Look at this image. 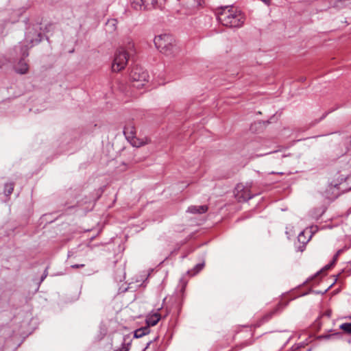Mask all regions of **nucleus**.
<instances>
[{"mask_svg":"<svg viewBox=\"0 0 351 351\" xmlns=\"http://www.w3.org/2000/svg\"><path fill=\"white\" fill-rule=\"evenodd\" d=\"M282 308V304L281 303H278L273 310H271L270 312H269L268 313L263 316V321L267 322L269 319H270L272 317V316L276 313H278L279 311H280Z\"/></svg>","mask_w":351,"mask_h":351,"instance_id":"obj_12","label":"nucleus"},{"mask_svg":"<svg viewBox=\"0 0 351 351\" xmlns=\"http://www.w3.org/2000/svg\"><path fill=\"white\" fill-rule=\"evenodd\" d=\"M150 343H151V341H149V342L147 343V346H149Z\"/></svg>","mask_w":351,"mask_h":351,"instance_id":"obj_30","label":"nucleus"},{"mask_svg":"<svg viewBox=\"0 0 351 351\" xmlns=\"http://www.w3.org/2000/svg\"><path fill=\"white\" fill-rule=\"evenodd\" d=\"M42 40V34L33 28L29 29L25 35V41L29 43L32 47L34 45L39 43Z\"/></svg>","mask_w":351,"mask_h":351,"instance_id":"obj_7","label":"nucleus"},{"mask_svg":"<svg viewBox=\"0 0 351 351\" xmlns=\"http://www.w3.org/2000/svg\"><path fill=\"white\" fill-rule=\"evenodd\" d=\"M130 77L133 82H139L138 84H133V88H141L145 86L144 82L148 81L149 75L141 66H135L132 69Z\"/></svg>","mask_w":351,"mask_h":351,"instance_id":"obj_4","label":"nucleus"},{"mask_svg":"<svg viewBox=\"0 0 351 351\" xmlns=\"http://www.w3.org/2000/svg\"><path fill=\"white\" fill-rule=\"evenodd\" d=\"M208 210V206L206 205L203 206H191L188 208L187 212L193 214H202L205 213Z\"/></svg>","mask_w":351,"mask_h":351,"instance_id":"obj_11","label":"nucleus"},{"mask_svg":"<svg viewBox=\"0 0 351 351\" xmlns=\"http://www.w3.org/2000/svg\"><path fill=\"white\" fill-rule=\"evenodd\" d=\"M133 8L136 10H149L161 7L167 0H130Z\"/></svg>","mask_w":351,"mask_h":351,"instance_id":"obj_5","label":"nucleus"},{"mask_svg":"<svg viewBox=\"0 0 351 351\" xmlns=\"http://www.w3.org/2000/svg\"><path fill=\"white\" fill-rule=\"evenodd\" d=\"M47 270H45L43 275L41 276V281L44 280V279L47 277Z\"/></svg>","mask_w":351,"mask_h":351,"instance_id":"obj_25","label":"nucleus"},{"mask_svg":"<svg viewBox=\"0 0 351 351\" xmlns=\"http://www.w3.org/2000/svg\"><path fill=\"white\" fill-rule=\"evenodd\" d=\"M261 1L267 5H269V0H261Z\"/></svg>","mask_w":351,"mask_h":351,"instance_id":"obj_26","label":"nucleus"},{"mask_svg":"<svg viewBox=\"0 0 351 351\" xmlns=\"http://www.w3.org/2000/svg\"><path fill=\"white\" fill-rule=\"evenodd\" d=\"M160 315L158 313L149 315L146 319L147 326L149 327L150 326H154L156 325L160 321Z\"/></svg>","mask_w":351,"mask_h":351,"instance_id":"obj_10","label":"nucleus"},{"mask_svg":"<svg viewBox=\"0 0 351 351\" xmlns=\"http://www.w3.org/2000/svg\"><path fill=\"white\" fill-rule=\"evenodd\" d=\"M134 48V44L132 42H129L126 46V49H124L130 54V51Z\"/></svg>","mask_w":351,"mask_h":351,"instance_id":"obj_19","label":"nucleus"},{"mask_svg":"<svg viewBox=\"0 0 351 351\" xmlns=\"http://www.w3.org/2000/svg\"><path fill=\"white\" fill-rule=\"evenodd\" d=\"M129 346L130 344L125 345V343H123L121 348H120L123 349V351H128L130 349Z\"/></svg>","mask_w":351,"mask_h":351,"instance_id":"obj_22","label":"nucleus"},{"mask_svg":"<svg viewBox=\"0 0 351 351\" xmlns=\"http://www.w3.org/2000/svg\"><path fill=\"white\" fill-rule=\"evenodd\" d=\"M240 188H241V186L238 185L237 187V190H239Z\"/></svg>","mask_w":351,"mask_h":351,"instance_id":"obj_29","label":"nucleus"},{"mask_svg":"<svg viewBox=\"0 0 351 351\" xmlns=\"http://www.w3.org/2000/svg\"><path fill=\"white\" fill-rule=\"evenodd\" d=\"M203 264H197L196 266H195V269H197V272H198L199 271H200L202 268H203Z\"/></svg>","mask_w":351,"mask_h":351,"instance_id":"obj_24","label":"nucleus"},{"mask_svg":"<svg viewBox=\"0 0 351 351\" xmlns=\"http://www.w3.org/2000/svg\"><path fill=\"white\" fill-rule=\"evenodd\" d=\"M247 191H244V194H242L241 196H239L238 198L241 200V199H242V200L243 201H247L250 199H251L252 197V195H249V194H247Z\"/></svg>","mask_w":351,"mask_h":351,"instance_id":"obj_18","label":"nucleus"},{"mask_svg":"<svg viewBox=\"0 0 351 351\" xmlns=\"http://www.w3.org/2000/svg\"><path fill=\"white\" fill-rule=\"evenodd\" d=\"M350 4H351V0H337L333 3L332 7L342 8L343 7L349 6Z\"/></svg>","mask_w":351,"mask_h":351,"instance_id":"obj_15","label":"nucleus"},{"mask_svg":"<svg viewBox=\"0 0 351 351\" xmlns=\"http://www.w3.org/2000/svg\"><path fill=\"white\" fill-rule=\"evenodd\" d=\"M21 51L22 53L23 58H25L29 56L28 47L27 45L22 46L21 47ZM14 69L17 73L25 74L27 72L29 66L27 63L25 61L24 58H22L15 66Z\"/></svg>","mask_w":351,"mask_h":351,"instance_id":"obj_6","label":"nucleus"},{"mask_svg":"<svg viewBox=\"0 0 351 351\" xmlns=\"http://www.w3.org/2000/svg\"><path fill=\"white\" fill-rule=\"evenodd\" d=\"M150 141H151L150 139L147 137H145L143 138H138L136 136L132 138V139H130L129 141L130 144L133 147H140L141 146L147 145V144L149 143Z\"/></svg>","mask_w":351,"mask_h":351,"instance_id":"obj_9","label":"nucleus"},{"mask_svg":"<svg viewBox=\"0 0 351 351\" xmlns=\"http://www.w3.org/2000/svg\"><path fill=\"white\" fill-rule=\"evenodd\" d=\"M341 250H339V251H337V253H336V254H335V256H337L338 257V256H339V254H341Z\"/></svg>","mask_w":351,"mask_h":351,"instance_id":"obj_27","label":"nucleus"},{"mask_svg":"<svg viewBox=\"0 0 351 351\" xmlns=\"http://www.w3.org/2000/svg\"><path fill=\"white\" fill-rule=\"evenodd\" d=\"M215 14L218 21L228 27H241L245 19L244 14L233 6L217 8Z\"/></svg>","mask_w":351,"mask_h":351,"instance_id":"obj_1","label":"nucleus"},{"mask_svg":"<svg viewBox=\"0 0 351 351\" xmlns=\"http://www.w3.org/2000/svg\"><path fill=\"white\" fill-rule=\"evenodd\" d=\"M150 330L148 326H145L141 328H138L134 331V337L135 338H141L143 337L144 335L149 333Z\"/></svg>","mask_w":351,"mask_h":351,"instance_id":"obj_13","label":"nucleus"},{"mask_svg":"<svg viewBox=\"0 0 351 351\" xmlns=\"http://www.w3.org/2000/svg\"><path fill=\"white\" fill-rule=\"evenodd\" d=\"M117 21L114 19L108 20L106 23V30L110 32H113L117 29Z\"/></svg>","mask_w":351,"mask_h":351,"instance_id":"obj_14","label":"nucleus"},{"mask_svg":"<svg viewBox=\"0 0 351 351\" xmlns=\"http://www.w3.org/2000/svg\"><path fill=\"white\" fill-rule=\"evenodd\" d=\"M84 267V264H75V265H71V267L72 268H81V267Z\"/></svg>","mask_w":351,"mask_h":351,"instance_id":"obj_23","label":"nucleus"},{"mask_svg":"<svg viewBox=\"0 0 351 351\" xmlns=\"http://www.w3.org/2000/svg\"><path fill=\"white\" fill-rule=\"evenodd\" d=\"M114 351H123V349H121L120 348L118 349L114 350Z\"/></svg>","mask_w":351,"mask_h":351,"instance_id":"obj_28","label":"nucleus"},{"mask_svg":"<svg viewBox=\"0 0 351 351\" xmlns=\"http://www.w3.org/2000/svg\"><path fill=\"white\" fill-rule=\"evenodd\" d=\"M14 190V184L13 183H8L5 184L4 193L8 196L10 195Z\"/></svg>","mask_w":351,"mask_h":351,"instance_id":"obj_16","label":"nucleus"},{"mask_svg":"<svg viewBox=\"0 0 351 351\" xmlns=\"http://www.w3.org/2000/svg\"><path fill=\"white\" fill-rule=\"evenodd\" d=\"M155 46L160 51L167 56L173 54L176 50L175 40L168 34L158 35L154 38Z\"/></svg>","mask_w":351,"mask_h":351,"instance_id":"obj_2","label":"nucleus"},{"mask_svg":"<svg viewBox=\"0 0 351 351\" xmlns=\"http://www.w3.org/2000/svg\"><path fill=\"white\" fill-rule=\"evenodd\" d=\"M339 328L348 334H351V323H344Z\"/></svg>","mask_w":351,"mask_h":351,"instance_id":"obj_17","label":"nucleus"},{"mask_svg":"<svg viewBox=\"0 0 351 351\" xmlns=\"http://www.w3.org/2000/svg\"><path fill=\"white\" fill-rule=\"evenodd\" d=\"M304 232H302L301 233H300V234L298 235V241L301 243H302L304 245L306 244L308 241L309 239H308L307 241H304Z\"/></svg>","mask_w":351,"mask_h":351,"instance_id":"obj_20","label":"nucleus"},{"mask_svg":"<svg viewBox=\"0 0 351 351\" xmlns=\"http://www.w3.org/2000/svg\"><path fill=\"white\" fill-rule=\"evenodd\" d=\"M123 134L128 141L136 136V128L132 122H129L124 127Z\"/></svg>","mask_w":351,"mask_h":351,"instance_id":"obj_8","label":"nucleus"},{"mask_svg":"<svg viewBox=\"0 0 351 351\" xmlns=\"http://www.w3.org/2000/svg\"><path fill=\"white\" fill-rule=\"evenodd\" d=\"M129 53L124 48L118 49L114 53L111 69L112 72L118 73L123 70L128 62Z\"/></svg>","mask_w":351,"mask_h":351,"instance_id":"obj_3","label":"nucleus"},{"mask_svg":"<svg viewBox=\"0 0 351 351\" xmlns=\"http://www.w3.org/2000/svg\"><path fill=\"white\" fill-rule=\"evenodd\" d=\"M337 258H338V257L335 255L334 257H333V259H332V261L331 262V263L328 265H326V267L327 269L330 268V267H332L335 263V262L337 261Z\"/></svg>","mask_w":351,"mask_h":351,"instance_id":"obj_21","label":"nucleus"}]
</instances>
